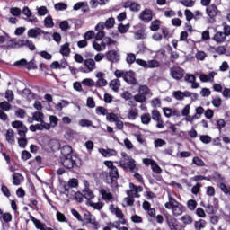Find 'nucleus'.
Returning <instances> with one entry per match:
<instances>
[{
  "label": "nucleus",
  "instance_id": "f257e3e1",
  "mask_svg": "<svg viewBox=\"0 0 230 230\" xmlns=\"http://www.w3.org/2000/svg\"><path fill=\"white\" fill-rule=\"evenodd\" d=\"M164 208L172 209L174 217H181L186 211V208L172 196H169V201L164 204Z\"/></svg>",
  "mask_w": 230,
  "mask_h": 230
},
{
  "label": "nucleus",
  "instance_id": "f03ea898",
  "mask_svg": "<svg viewBox=\"0 0 230 230\" xmlns=\"http://www.w3.org/2000/svg\"><path fill=\"white\" fill-rule=\"evenodd\" d=\"M116 78H123L129 85H136L137 81L136 80V73L134 71L116 70L114 72Z\"/></svg>",
  "mask_w": 230,
  "mask_h": 230
},
{
  "label": "nucleus",
  "instance_id": "7ed1b4c3",
  "mask_svg": "<svg viewBox=\"0 0 230 230\" xmlns=\"http://www.w3.org/2000/svg\"><path fill=\"white\" fill-rule=\"evenodd\" d=\"M34 121H38L40 122V124L31 125L30 126L31 132H37V130H44V129L49 130L50 128L49 123L44 122V120H42V117L32 116L28 119L29 123H32Z\"/></svg>",
  "mask_w": 230,
  "mask_h": 230
},
{
  "label": "nucleus",
  "instance_id": "20e7f679",
  "mask_svg": "<svg viewBox=\"0 0 230 230\" xmlns=\"http://www.w3.org/2000/svg\"><path fill=\"white\" fill-rule=\"evenodd\" d=\"M121 155L124 158L119 161L120 168H123V170H130V172H136V160L126 155V153H121Z\"/></svg>",
  "mask_w": 230,
  "mask_h": 230
},
{
  "label": "nucleus",
  "instance_id": "39448f33",
  "mask_svg": "<svg viewBox=\"0 0 230 230\" xmlns=\"http://www.w3.org/2000/svg\"><path fill=\"white\" fill-rule=\"evenodd\" d=\"M78 157L75 155L73 156H66L61 158V164L64 168L67 170H72V168H78Z\"/></svg>",
  "mask_w": 230,
  "mask_h": 230
},
{
  "label": "nucleus",
  "instance_id": "423d86ee",
  "mask_svg": "<svg viewBox=\"0 0 230 230\" xmlns=\"http://www.w3.org/2000/svg\"><path fill=\"white\" fill-rule=\"evenodd\" d=\"M206 13L208 17L207 22L215 24L217 22V15H218V8L215 4H210L206 8Z\"/></svg>",
  "mask_w": 230,
  "mask_h": 230
},
{
  "label": "nucleus",
  "instance_id": "0eeeda50",
  "mask_svg": "<svg viewBox=\"0 0 230 230\" xmlns=\"http://www.w3.org/2000/svg\"><path fill=\"white\" fill-rule=\"evenodd\" d=\"M137 66L144 67V69H155V67H159L161 64L156 59H152L148 61H145L143 59L137 60Z\"/></svg>",
  "mask_w": 230,
  "mask_h": 230
},
{
  "label": "nucleus",
  "instance_id": "6e6552de",
  "mask_svg": "<svg viewBox=\"0 0 230 230\" xmlns=\"http://www.w3.org/2000/svg\"><path fill=\"white\" fill-rule=\"evenodd\" d=\"M83 66L84 68H80L82 73H93L96 69V61L93 58L84 59Z\"/></svg>",
  "mask_w": 230,
  "mask_h": 230
},
{
  "label": "nucleus",
  "instance_id": "1a4fd4ad",
  "mask_svg": "<svg viewBox=\"0 0 230 230\" xmlns=\"http://www.w3.org/2000/svg\"><path fill=\"white\" fill-rule=\"evenodd\" d=\"M109 209L112 215H115L117 218L119 219L120 224H127V219H125V214H123V210L114 205H110Z\"/></svg>",
  "mask_w": 230,
  "mask_h": 230
},
{
  "label": "nucleus",
  "instance_id": "9d476101",
  "mask_svg": "<svg viewBox=\"0 0 230 230\" xmlns=\"http://www.w3.org/2000/svg\"><path fill=\"white\" fill-rule=\"evenodd\" d=\"M136 31L134 32V39L136 40H145L148 35L146 34V30L145 27H142L141 24L134 26Z\"/></svg>",
  "mask_w": 230,
  "mask_h": 230
},
{
  "label": "nucleus",
  "instance_id": "9b49d317",
  "mask_svg": "<svg viewBox=\"0 0 230 230\" xmlns=\"http://www.w3.org/2000/svg\"><path fill=\"white\" fill-rule=\"evenodd\" d=\"M170 75L173 80H182L184 78V69L180 66H172L170 68Z\"/></svg>",
  "mask_w": 230,
  "mask_h": 230
},
{
  "label": "nucleus",
  "instance_id": "f8f14e48",
  "mask_svg": "<svg viewBox=\"0 0 230 230\" xmlns=\"http://www.w3.org/2000/svg\"><path fill=\"white\" fill-rule=\"evenodd\" d=\"M139 19L140 21L148 23L154 19V12L150 9H145L140 13Z\"/></svg>",
  "mask_w": 230,
  "mask_h": 230
},
{
  "label": "nucleus",
  "instance_id": "ddd939ff",
  "mask_svg": "<svg viewBox=\"0 0 230 230\" xmlns=\"http://www.w3.org/2000/svg\"><path fill=\"white\" fill-rule=\"evenodd\" d=\"M78 186V180L75 178H72L68 181L67 184L64 186L65 195H69L73 191V188H76Z\"/></svg>",
  "mask_w": 230,
  "mask_h": 230
},
{
  "label": "nucleus",
  "instance_id": "4468645a",
  "mask_svg": "<svg viewBox=\"0 0 230 230\" xmlns=\"http://www.w3.org/2000/svg\"><path fill=\"white\" fill-rule=\"evenodd\" d=\"M97 81L95 82V87L100 88V87H106L107 84H109L107 82V80L105 79V73L102 72H98L95 75Z\"/></svg>",
  "mask_w": 230,
  "mask_h": 230
},
{
  "label": "nucleus",
  "instance_id": "2eb2a0df",
  "mask_svg": "<svg viewBox=\"0 0 230 230\" xmlns=\"http://www.w3.org/2000/svg\"><path fill=\"white\" fill-rule=\"evenodd\" d=\"M84 189L83 190V196L86 200H93L94 199V193H93V190L89 189V181L87 180L84 181Z\"/></svg>",
  "mask_w": 230,
  "mask_h": 230
},
{
  "label": "nucleus",
  "instance_id": "dca6fc26",
  "mask_svg": "<svg viewBox=\"0 0 230 230\" xmlns=\"http://www.w3.org/2000/svg\"><path fill=\"white\" fill-rule=\"evenodd\" d=\"M119 178V172H118V167H112L110 170L109 179L111 181H108V184H113L116 186V181Z\"/></svg>",
  "mask_w": 230,
  "mask_h": 230
},
{
  "label": "nucleus",
  "instance_id": "f3484780",
  "mask_svg": "<svg viewBox=\"0 0 230 230\" xmlns=\"http://www.w3.org/2000/svg\"><path fill=\"white\" fill-rule=\"evenodd\" d=\"M99 192L105 202H114V195H112L107 189H100Z\"/></svg>",
  "mask_w": 230,
  "mask_h": 230
},
{
  "label": "nucleus",
  "instance_id": "a211bd4d",
  "mask_svg": "<svg viewBox=\"0 0 230 230\" xmlns=\"http://www.w3.org/2000/svg\"><path fill=\"white\" fill-rule=\"evenodd\" d=\"M103 30H105V25L103 24V22H99L95 26V31H98V33L95 36L96 40H102V39L105 37V31H103Z\"/></svg>",
  "mask_w": 230,
  "mask_h": 230
},
{
  "label": "nucleus",
  "instance_id": "6ab92c4d",
  "mask_svg": "<svg viewBox=\"0 0 230 230\" xmlns=\"http://www.w3.org/2000/svg\"><path fill=\"white\" fill-rule=\"evenodd\" d=\"M106 58L109 62H119V55L115 50H110L106 53Z\"/></svg>",
  "mask_w": 230,
  "mask_h": 230
},
{
  "label": "nucleus",
  "instance_id": "aec40b11",
  "mask_svg": "<svg viewBox=\"0 0 230 230\" xmlns=\"http://www.w3.org/2000/svg\"><path fill=\"white\" fill-rule=\"evenodd\" d=\"M99 153L102 154L103 157H112L115 155H118V151L114 149H109V148L108 149L100 148Z\"/></svg>",
  "mask_w": 230,
  "mask_h": 230
},
{
  "label": "nucleus",
  "instance_id": "412c9836",
  "mask_svg": "<svg viewBox=\"0 0 230 230\" xmlns=\"http://www.w3.org/2000/svg\"><path fill=\"white\" fill-rule=\"evenodd\" d=\"M226 37L227 36L224 32L217 31L215 33L213 40L217 44H223V42H226Z\"/></svg>",
  "mask_w": 230,
  "mask_h": 230
},
{
  "label": "nucleus",
  "instance_id": "4be33fe9",
  "mask_svg": "<svg viewBox=\"0 0 230 230\" xmlns=\"http://www.w3.org/2000/svg\"><path fill=\"white\" fill-rule=\"evenodd\" d=\"M68 199H73L74 200H76L77 202H84V192H69L68 195H66Z\"/></svg>",
  "mask_w": 230,
  "mask_h": 230
},
{
  "label": "nucleus",
  "instance_id": "5701e85b",
  "mask_svg": "<svg viewBox=\"0 0 230 230\" xmlns=\"http://www.w3.org/2000/svg\"><path fill=\"white\" fill-rule=\"evenodd\" d=\"M44 33V31H42L40 28H35V29H30L28 31V37H31V39H37V37L42 35Z\"/></svg>",
  "mask_w": 230,
  "mask_h": 230
},
{
  "label": "nucleus",
  "instance_id": "b1692460",
  "mask_svg": "<svg viewBox=\"0 0 230 230\" xmlns=\"http://www.w3.org/2000/svg\"><path fill=\"white\" fill-rule=\"evenodd\" d=\"M24 181V176L19 172L13 173V186H21V183Z\"/></svg>",
  "mask_w": 230,
  "mask_h": 230
},
{
  "label": "nucleus",
  "instance_id": "393cba45",
  "mask_svg": "<svg viewBox=\"0 0 230 230\" xmlns=\"http://www.w3.org/2000/svg\"><path fill=\"white\" fill-rule=\"evenodd\" d=\"M106 118H107L108 121H111V123H115V125L119 130H123V121L119 120L118 117L107 116Z\"/></svg>",
  "mask_w": 230,
  "mask_h": 230
},
{
  "label": "nucleus",
  "instance_id": "a878e982",
  "mask_svg": "<svg viewBox=\"0 0 230 230\" xmlns=\"http://www.w3.org/2000/svg\"><path fill=\"white\" fill-rule=\"evenodd\" d=\"M120 87H121V81H119V79H113L110 82V88L112 89L114 93H118Z\"/></svg>",
  "mask_w": 230,
  "mask_h": 230
},
{
  "label": "nucleus",
  "instance_id": "bb28decb",
  "mask_svg": "<svg viewBox=\"0 0 230 230\" xmlns=\"http://www.w3.org/2000/svg\"><path fill=\"white\" fill-rule=\"evenodd\" d=\"M163 111L164 116H180L181 115V112H179L177 109L164 108Z\"/></svg>",
  "mask_w": 230,
  "mask_h": 230
},
{
  "label": "nucleus",
  "instance_id": "cd10ccee",
  "mask_svg": "<svg viewBox=\"0 0 230 230\" xmlns=\"http://www.w3.org/2000/svg\"><path fill=\"white\" fill-rule=\"evenodd\" d=\"M61 154L63 155V157H71L73 156V148L70 146H64L61 148Z\"/></svg>",
  "mask_w": 230,
  "mask_h": 230
},
{
  "label": "nucleus",
  "instance_id": "c85d7f7f",
  "mask_svg": "<svg viewBox=\"0 0 230 230\" xmlns=\"http://www.w3.org/2000/svg\"><path fill=\"white\" fill-rule=\"evenodd\" d=\"M5 139L10 145H15V135L12 129H8L5 134Z\"/></svg>",
  "mask_w": 230,
  "mask_h": 230
},
{
  "label": "nucleus",
  "instance_id": "c756f323",
  "mask_svg": "<svg viewBox=\"0 0 230 230\" xmlns=\"http://www.w3.org/2000/svg\"><path fill=\"white\" fill-rule=\"evenodd\" d=\"M180 221L183 224V226H190L193 224V217L190 215H183L181 218Z\"/></svg>",
  "mask_w": 230,
  "mask_h": 230
},
{
  "label": "nucleus",
  "instance_id": "7c9ffc66",
  "mask_svg": "<svg viewBox=\"0 0 230 230\" xmlns=\"http://www.w3.org/2000/svg\"><path fill=\"white\" fill-rule=\"evenodd\" d=\"M59 53L63 55V57H69L71 53V49L69 48V43H65L61 46Z\"/></svg>",
  "mask_w": 230,
  "mask_h": 230
},
{
  "label": "nucleus",
  "instance_id": "2f4dec72",
  "mask_svg": "<svg viewBox=\"0 0 230 230\" xmlns=\"http://www.w3.org/2000/svg\"><path fill=\"white\" fill-rule=\"evenodd\" d=\"M206 226H208V222H206L204 219H199L194 223V227L196 230L205 229Z\"/></svg>",
  "mask_w": 230,
  "mask_h": 230
},
{
  "label": "nucleus",
  "instance_id": "473e14b6",
  "mask_svg": "<svg viewBox=\"0 0 230 230\" xmlns=\"http://www.w3.org/2000/svg\"><path fill=\"white\" fill-rule=\"evenodd\" d=\"M96 114L102 115V116H116L114 113H109L107 110L103 107H97L96 108Z\"/></svg>",
  "mask_w": 230,
  "mask_h": 230
},
{
  "label": "nucleus",
  "instance_id": "72a5a7b5",
  "mask_svg": "<svg viewBox=\"0 0 230 230\" xmlns=\"http://www.w3.org/2000/svg\"><path fill=\"white\" fill-rule=\"evenodd\" d=\"M23 96H25L29 102H31L37 98V95L32 93L31 90L30 89L23 90Z\"/></svg>",
  "mask_w": 230,
  "mask_h": 230
},
{
  "label": "nucleus",
  "instance_id": "f704fd0d",
  "mask_svg": "<svg viewBox=\"0 0 230 230\" xmlns=\"http://www.w3.org/2000/svg\"><path fill=\"white\" fill-rule=\"evenodd\" d=\"M126 62L129 66H132V64H134V62H136V64H137V59H136V54H134V53H128L127 54V58H126Z\"/></svg>",
  "mask_w": 230,
  "mask_h": 230
},
{
  "label": "nucleus",
  "instance_id": "c9c22d12",
  "mask_svg": "<svg viewBox=\"0 0 230 230\" xmlns=\"http://www.w3.org/2000/svg\"><path fill=\"white\" fill-rule=\"evenodd\" d=\"M81 84L85 87H96V83L92 78H85L81 82Z\"/></svg>",
  "mask_w": 230,
  "mask_h": 230
},
{
  "label": "nucleus",
  "instance_id": "e433bc0d",
  "mask_svg": "<svg viewBox=\"0 0 230 230\" xmlns=\"http://www.w3.org/2000/svg\"><path fill=\"white\" fill-rule=\"evenodd\" d=\"M86 224H91L94 229H100V224L93 216H90V217L86 218Z\"/></svg>",
  "mask_w": 230,
  "mask_h": 230
},
{
  "label": "nucleus",
  "instance_id": "4c0bfd02",
  "mask_svg": "<svg viewBox=\"0 0 230 230\" xmlns=\"http://www.w3.org/2000/svg\"><path fill=\"white\" fill-rule=\"evenodd\" d=\"M161 28V21L160 20H155L151 22L150 30L151 31H157Z\"/></svg>",
  "mask_w": 230,
  "mask_h": 230
},
{
  "label": "nucleus",
  "instance_id": "58836bf2",
  "mask_svg": "<svg viewBox=\"0 0 230 230\" xmlns=\"http://www.w3.org/2000/svg\"><path fill=\"white\" fill-rule=\"evenodd\" d=\"M167 224L169 226V228L172 229V227H175L179 222H177V219L173 217V216L167 217Z\"/></svg>",
  "mask_w": 230,
  "mask_h": 230
},
{
  "label": "nucleus",
  "instance_id": "ea45409f",
  "mask_svg": "<svg viewBox=\"0 0 230 230\" xmlns=\"http://www.w3.org/2000/svg\"><path fill=\"white\" fill-rule=\"evenodd\" d=\"M203 208H205L206 212L208 215H215V212L217 211V204L216 205L208 204L207 206H203Z\"/></svg>",
  "mask_w": 230,
  "mask_h": 230
},
{
  "label": "nucleus",
  "instance_id": "a19ab883",
  "mask_svg": "<svg viewBox=\"0 0 230 230\" xmlns=\"http://www.w3.org/2000/svg\"><path fill=\"white\" fill-rule=\"evenodd\" d=\"M4 49H17V42H14L13 40H10L4 45Z\"/></svg>",
  "mask_w": 230,
  "mask_h": 230
},
{
  "label": "nucleus",
  "instance_id": "79ce46f5",
  "mask_svg": "<svg viewBox=\"0 0 230 230\" xmlns=\"http://www.w3.org/2000/svg\"><path fill=\"white\" fill-rule=\"evenodd\" d=\"M67 105H69V101L63 100L60 102H58V104H56L55 109L57 111H62V109H64L65 107H67Z\"/></svg>",
  "mask_w": 230,
  "mask_h": 230
},
{
  "label": "nucleus",
  "instance_id": "37998d69",
  "mask_svg": "<svg viewBox=\"0 0 230 230\" xmlns=\"http://www.w3.org/2000/svg\"><path fill=\"white\" fill-rule=\"evenodd\" d=\"M54 8L57 12H64V10H67V4L60 2L54 5Z\"/></svg>",
  "mask_w": 230,
  "mask_h": 230
},
{
  "label": "nucleus",
  "instance_id": "c03bdc74",
  "mask_svg": "<svg viewBox=\"0 0 230 230\" xmlns=\"http://www.w3.org/2000/svg\"><path fill=\"white\" fill-rule=\"evenodd\" d=\"M192 163L193 164H196V166H206V163H204V161L199 157V156H195L193 159H192Z\"/></svg>",
  "mask_w": 230,
  "mask_h": 230
},
{
  "label": "nucleus",
  "instance_id": "a18cd8bd",
  "mask_svg": "<svg viewBox=\"0 0 230 230\" xmlns=\"http://www.w3.org/2000/svg\"><path fill=\"white\" fill-rule=\"evenodd\" d=\"M114 24H116V21L114 20V18H109L108 20H106L105 23H103L104 28H114Z\"/></svg>",
  "mask_w": 230,
  "mask_h": 230
},
{
  "label": "nucleus",
  "instance_id": "49530a36",
  "mask_svg": "<svg viewBox=\"0 0 230 230\" xmlns=\"http://www.w3.org/2000/svg\"><path fill=\"white\" fill-rule=\"evenodd\" d=\"M44 23L47 28H53V26H55V23H53V18L51 17V15H49L45 18Z\"/></svg>",
  "mask_w": 230,
  "mask_h": 230
},
{
  "label": "nucleus",
  "instance_id": "de8ad7c7",
  "mask_svg": "<svg viewBox=\"0 0 230 230\" xmlns=\"http://www.w3.org/2000/svg\"><path fill=\"white\" fill-rule=\"evenodd\" d=\"M151 170L154 172V173L161 174L163 173V169L157 164V162H155L152 166Z\"/></svg>",
  "mask_w": 230,
  "mask_h": 230
},
{
  "label": "nucleus",
  "instance_id": "09e8293b",
  "mask_svg": "<svg viewBox=\"0 0 230 230\" xmlns=\"http://www.w3.org/2000/svg\"><path fill=\"white\" fill-rule=\"evenodd\" d=\"M181 3L186 8H193L195 6V1L193 0H181Z\"/></svg>",
  "mask_w": 230,
  "mask_h": 230
},
{
  "label": "nucleus",
  "instance_id": "8fccbe9b",
  "mask_svg": "<svg viewBox=\"0 0 230 230\" xmlns=\"http://www.w3.org/2000/svg\"><path fill=\"white\" fill-rule=\"evenodd\" d=\"M10 13L13 14L14 17H19L22 13V11L19 7H12L10 9Z\"/></svg>",
  "mask_w": 230,
  "mask_h": 230
},
{
  "label": "nucleus",
  "instance_id": "3c124183",
  "mask_svg": "<svg viewBox=\"0 0 230 230\" xmlns=\"http://www.w3.org/2000/svg\"><path fill=\"white\" fill-rule=\"evenodd\" d=\"M187 208L190 209V211H195V208H197V202L195 199H190L187 202Z\"/></svg>",
  "mask_w": 230,
  "mask_h": 230
},
{
  "label": "nucleus",
  "instance_id": "603ef678",
  "mask_svg": "<svg viewBox=\"0 0 230 230\" xmlns=\"http://www.w3.org/2000/svg\"><path fill=\"white\" fill-rule=\"evenodd\" d=\"M65 137L68 141H73L75 139V132L72 129H67L65 133Z\"/></svg>",
  "mask_w": 230,
  "mask_h": 230
},
{
  "label": "nucleus",
  "instance_id": "864d4df0",
  "mask_svg": "<svg viewBox=\"0 0 230 230\" xmlns=\"http://www.w3.org/2000/svg\"><path fill=\"white\" fill-rule=\"evenodd\" d=\"M37 12L40 17L47 15L48 14V7L47 6L37 7Z\"/></svg>",
  "mask_w": 230,
  "mask_h": 230
},
{
  "label": "nucleus",
  "instance_id": "5fc2aeb1",
  "mask_svg": "<svg viewBox=\"0 0 230 230\" xmlns=\"http://www.w3.org/2000/svg\"><path fill=\"white\" fill-rule=\"evenodd\" d=\"M184 15L186 17V21H188L190 22V21L194 19V13L193 12H191V10L186 9L184 11Z\"/></svg>",
  "mask_w": 230,
  "mask_h": 230
},
{
  "label": "nucleus",
  "instance_id": "6e6d98bb",
  "mask_svg": "<svg viewBox=\"0 0 230 230\" xmlns=\"http://www.w3.org/2000/svg\"><path fill=\"white\" fill-rule=\"evenodd\" d=\"M38 54H40L45 60H51L53 58V56L46 50L40 51Z\"/></svg>",
  "mask_w": 230,
  "mask_h": 230
},
{
  "label": "nucleus",
  "instance_id": "4d7b16f0",
  "mask_svg": "<svg viewBox=\"0 0 230 230\" xmlns=\"http://www.w3.org/2000/svg\"><path fill=\"white\" fill-rule=\"evenodd\" d=\"M134 100L138 102V103H145V102H146V97L143 95V93H138L134 96Z\"/></svg>",
  "mask_w": 230,
  "mask_h": 230
},
{
  "label": "nucleus",
  "instance_id": "13d9d810",
  "mask_svg": "<svg viewBox=\"0 0 230 230\" xmlns=\"http://www.w3.org/2000/svg\"><path fill=\"white\" fill-rule=\"evenodd\" d=\"M89 206H91V208H93V209H97L98 211H100V209L103 208V203L102 202L94 203L93 201H90Z\"/></svg>",
  "mask_w": 230,
  "mask_h": 230
},
{
  "label": "nucleus",
  "instance_id": "bf43d9fd",
  "mask_svg": "<svg viewBox=\"0 0 230 230\" xmlns=\"http://www.w3.org/2000/svg\"><path fill=\"white\" fill-rule=\"evenodd\" d=\"M173 97L175 98V100L182 101L184 100V93L181 91H174Z\"/></svg>",
  "mask_w": 230,
  "mask_h": 230
},
{
  "label": "nucleus",
  "instance_id": "052dcab7",
  "mask_svg": "<svg viewBox=\"0 0 230 230\" xmlns=\"http://www.w3.org/2000/svg\"><path fill=\"white\" fill-rule=\"evenodd\" d=\"M154 145L155 148H161V146H164V145H166V141L161 138H157L154 141Z\"/></svg>",
  "mask_w": 230,
  "mask_h": 230
},
{
  "label": "nucleus",
  "instance_id": "680f3d73",
  "mask_svg": "<svg viewBox=\"0 0 230 230\" xmlns=\"http://www.w3.org/2000/svg\"><path fill=\"white\" fill-rule=\"evenodd\" d=\"M212 105H214L217 108L220 107V105H222V98H220L218 96L213 97Z\"/></svg>",
  "mask_w": 230,
  "mask_h": 230
},
{
  "label": "nucleus",
  "instance_id": "e2e57ef3",
  "mask_svg": "<svg viewBox=\"0 0 230 230\" xmlns=\"http://www.w3.org/2000/svg\"><path fill=\"white\" fill-rule=\"evenodd\" d=\"M129 28H130L129 24H126V25L119 24L118 27V30H119V33H127V31H128Z\"/></svg>",
  "mask_w": 230,
  "mask_h": 230
},
{
  "label": "nucleus",
  "instance_id": "0e129e2a",
  "mask_svg": "<svg viewBox=\"0 0 230 230\" xmlns=\"http://www.w3.org/2000/svg\"><path fill=\"white\" fill-rule=\"evenodd\" d=\"M34 226L36 227V229H40V230H48V228H46V224H43L42 222H40V220L38 219V221H36L34 223Z\"/></svg>",
  "mask_w": 230,
  "mask_h": 230
},
{
  "label": "nucleus",
  "instance_id": "69168bd1",
  "mask_svg": "<svg viewBox=\"0 0 230 230\" xmlns=\"http://www.w3.org/2000/svg\"><path fill=\"white\" fill-rule=\"evenodd\" d=\"M26 132H28V128H26L24 125L18 128V134L22 137H26Z\"/></svg>",
  "mask_w": 230,
  "mask_h": 230
},
{
  "label": "nucleus",
  "instance_id": "338daca9",
  "mask_svg": "<svg viewBox=\"0 0 230 230\" xmlns=\"http://www.w3.org/2000/svg\"><path fill=\"white\" fill-rule=\"evenodd\" d=\"M60 29L62 30V31H67V30H69V22L67 21H63L60 22L59 24Z\"/></svg>",
  "mask_w": 230,
  "mask_h": 230
},
{
  "label": "nucleus",
  "instance_id": "774afa93",
  "mask_svg": "<svg viewBox=\"0 0 230 230\" xmlns=\"http://www.w3.org/2000/svg\"><path fill=\"white\" fill-rule=\"evenodd\" d=\"M223 30H224V34L226 36V37H229L230 35V26L227 25V23L224 22L223 23Z\"/></svg>",
  "mask_w": 230,
  "mask_h": 230
}]
</instances>
